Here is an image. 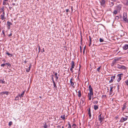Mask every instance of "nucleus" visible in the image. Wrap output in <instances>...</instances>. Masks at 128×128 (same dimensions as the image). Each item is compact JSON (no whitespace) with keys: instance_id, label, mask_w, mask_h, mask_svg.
I'll use <instances>...</instances> for the list:
<instances>
[{"instance_id":"nucleus-1","label":"nucleus","mask_w":128,"mask_h":128,"mask_svg":"<svg viewBox=\"0 0 128 128\" xmlns=\"http://www.w3.org/2000/svg\"><path fill=\"white\" fill-rule=\"evenodd\" d=\"M70 64L71 65V67L70 68V70L71 71V72L72 73L74 72L73 69L74 68V66L75 65V64L74 62L73 61L71 62Z\"/></svg>"},{"instance_id":"nucleus-2","label":"nucleus","mask_w":128,"mask_h":128,"mask_svg":"<svg viewBox=\"0 0 128 128\" xmlns=\"http://www.w3.org/2000/svg\"><path fill=\"white\" fill-rule=\"evenodd\" d=\"M107 0H100V2L101 6L104 7L106 6V3Z\"/></svg>"},{"instance_id":"nucleus-3","label":"nucleus","mask_w":128,"mask_h":128,"mask_svg":"<svg viewBox=\"0 0 128 128\" xmlns=\"http://www.w3.org/2000/svg\"><path fill=\"white\" fill-rule=\"evenodd\" d=\"M102 114L101 113L98 116V120L100 121V123L102 124V122L104 119V118L103 116H102Z\"/></svg>"},{"instance_id":"nucleus-4","label":"nucleus","mask_w":128,"mask_h":128,"mask_svg":"<svg viewBox=\"0 0 128 128\" xmlns=\"http://www.w3.org/2000/svg\"><path fill=\"white\" fill-rule=\"evenodd\" d=\"M123 18L124 21L128 23V20L127 18V16L126 14L125 13L123 14Z\"/></svg>"},{"instance_id":"nucleus-5","label":"nucleus","mask_w":128,"mask_h":128,"mask_svg":"<svg viewBox=\"0 0 128 128\" xmlns=\"http://www.w3.org/2000/svg\"><path fill=\"white\" fill-rule=\"evenodd\" d=\"M120 58H116L113 60L112 62L115 64L117 63V62L120 59Z\"/></svg>"},{"instance_id":"nucleus-6","label":"nucleus","mask_w":128,"mask_h":128,"mask_svg":"<svg viewBox=\"0 0 128 128\" xmlns=\"http://www.w3.org/2000/svg\"><path fill=\"white\" fill-rule=\"evenodd\" d=\"M5 13H2V14L0 16V18L2 20H4L6 18V17L5 16Z\"/></svg>"},{"instance_id":"nucleus-7","label":"nucleus","mask_w":128,"mask_h":128,"mask_svg":"<svg viewBox=\"0 0 128 128\" xmlns=\"http://www.w3.org/2000/svg\"><path fill=\"white\" fill-rule=\"evenodd\" d=\"M117 68L120 69H122L124 70H125L126 69V67L123 66H121L119 64H118Z\"/></svg>"},{"instance_id":"nucleus-8","label":"nucleus","mask_w":128,"mask_h":128,"mask_svg":"<svg viewBox=\"0 0 128 128\" xmlns=\"http://www.w3.org/2000/svg\"><path fill=\"white\" fill-rule=\"evenodd\" d=\"M126 116V118L122 117L120 120V121L122 122H123L124 121L128 119L127 118H128V116Z\"/></svg>"},{"instance_id":"nucleus-9","label":"nucleus","mask_w":128,"mask_h":128,"mask_svg":"<svg viewBox=\"0 0 128 128\" xmlns=\"http://www.w3.org/2000/svg\"><path fill=\"white\" fill-rule=\"evenodd\" d=\"M121 75H123L122 74H118L117 75V76L118 77V78L117 79V81L118 82H119L120 80H121Z\"/></svg>"},{"instance_id":"nucleus-10","label":"nucleus","mask_w":128,"mask_h":128,"mask_svg":"<svg viewBox=\"0 0 128 128\" xmlns=\"http://www.w3.org/2000/svg\"><path fill=\"white\" fill-rule=\"evenodd\" d=\"M116 7V10L118 11H120L121 9L122 6L120 4H119Z\"/></svg>"},{"instance_id":"nucleus-11","label":"nucleus","mask_w":128,"mask_h":128,"mask_svg":"<svg viewBox=\"0 0 128 128\" xmlns=\"http://www.w3.org/2000/svg\"><path fill=\"white\" fill-rule=\"evenodd\" d=\"M87 110L88 112V114L89 115V117L90 118L91 117V114L90 112V108H89L87 109Z\"/></svg>"},{"instance_id":"nucleus-12","label":"nucleus","mask_w":128,"mask_h":128,"mask_svg":"<svg viewBox=\"0 0 128 128\" xmlns=\"http://www.w3.org/2000/svg\"><path fill=\"white\" fill-rule=\"evenodd\" d=\"M7 24L8 26V28L9 29L10 26L12 25V24L10 22L8 21L7 22Z\"/></svg>"},{"instance_id":"nucleus-13","label":"nucleus","mask_w":128,"mask_h":128,"mask_svg":"<svg viewBox=\"0 0 128 128\" xmlns=\"http://www.w3.org/2000/svg\"><path fill=\"white\" fill-rule=\"evenodd\" d=\"M124 50H126L128 49V44H125L123 47Z\"/></svg>"},{"instance_id":"nucleus-14","label":"nucleus","mask_w":128,"mask_h":128,"mask_svg":"<svg viewBox=\"0 0 128 128\" xmlns=\"http://www.w3.org/2000/svg\"><path fill=\"white\" fill-rule=\"evenodd\" d=\"M73 80H74L73 78H71L70 80V83L72 86H73L74 84V83L72 82Z\"/></svg>"},{"instance_id":"nucleus-15","label":"nucleus","mask_w":128,"mask_h":128,"mask_svg":"<svg viewBox=\"0 0 128 128\" xmlns=\"http://www.w3.org/2000/svg\"><path fill=\"white\" fill-rule=\"evenodd\" d=\"M0 94H6V95H8V92L7 91H5V92H2L0 93Z\"/></svg>"},{"instance_id":"nucleus-16","label":"nucleus","mask_w":128,"mask_h":128,"mask_svg":"<svg viewBox=\"0 0 128 128\" xmlns=\"http://www.w3.org/2000/svg\"><path fill=\"white\" fill-rule=\"evenodd\" d=\"M126 102L124 103L123 105V107L122 108V111L124 110L126 108Z\"/></svg>"},{"instance_id":"nucleus-17","label":"nucleus","mask_w":128,"mask_h":128,"mask_svg":"<svg viewBox=\"0 0 128 128\" xmlns=\"http://www.w3.org/2000/svg\"><path fill=\"white\" fill-rule=\"evenodd\" d=\"M88 88L90 92H93L92 88L91 85H90L89 86Z\"/></svg>"},{"instance_id":"nucleus-18","label":"nucleus","mask_w":128,"mask_h":128,"mask_svg":"<svg viewBox=\"0 0 128 128\" xmlns=\"http://www.w3.org/2000/svg\"><path fill=\"white\" fill-rule=\"evenodd\" d=\"M98 105H94V109L95 110H97L98 108Z\"/></svg>"},{"instance_id":"nucleus-19","label":"nucleus","mask_w":128,"mask_h":128,"mask_svg":"<svg viewBox=\"0 0 128 128\" xmlns=\"http://www.w3.org/2000/svg\"><path fill=\"white\" fill-rule=\"evenodd\" d=\"M20 98V96L18 95L15 97V100H19Z\"/></svg>"},{"instance_id":"nucleus-20","label":"nucleus","mask_w":128,"mask_h":128,"mask_svg":"<svg viewBox=\"0 0 128 128\" xmlns=\"http://www.w3.org/2000/svg\"><path fill=\"white\" fill-rule=\"evenodd\" d=\"M25 92V91H24L22 93V94H21L20 95V94L19 95L20 96V99H21L22 97H23V96L24 95V92Z\"/></svg>"},{"instance_id":"nucleus-21","label":"nucleus","mask_w":128,"mask_h":128,"mask_svg":"<svg viewBox=\"0 0 128 128\" xmlns=\"http://www.w3.org/2000/svg\"><path fill=\"white\" fill-rule=\"evenodd\" d=\"M109 5L110 7H112L114 4V3L113 2H111L109 1Z\"/></svg>"},{"instance_id":"nucleus-22","label":"nucleus","mask_w":128,"mask_h":128,"mask_svg":"<svg viewBox=\"0 0 128 128\" xmlns=\"http://www.w3.org/2000/svg\"><path fill=\"white\" fill-rule=\"evenodd\" d=\"M58 74L57 72L55 73V77H56V80H57L58 78Z\"/></svg>"},{"instance_id":"nucleus-23","label":"nucleus","mask_w":128,"mask_h":128,"mask_svg":"<svg viewBox=\"0 0 128 128\" xmlns=\"http://www.w3.org/2000/svg\"><path fill=\"white\" fill-rule=\"evenodd\" d=\"M93 95V92H90L89 93H88V96H91Z\"/></svg>"},{"instance_id":"nucleus-24","label":"nucleus","mask_w":128,"mask_h":128,"mask_svg":"<svg viewBox=\"0 0 128 128\" xmlns=\"http://www.w3.org/2000/svg\"><path fill=\"white\" fill-rule=\"evenodd\" d=\"M0 10L1 12H2V13H4V7L3 6L2 8L0 9Z\"/></svg>"},{"instance_id":"nucleus-25","label":"nucleus","mask_w":128,"mask_h":128,"mask_svg":"<svg viewBox=\"0 0 128 128\" xmlns=\"http://www.w3.org/2000/svg\"><path fill=\"white\" fill-rule=\"evenodd\" d=\"M113 88V86L110 87V95L112 94V90Z\"/></svg>"},{"instance_id":"nucleus-26","label":"nucleus","mask_w":128,"mask_h":128,"mask_svg":"<svg viewBox=\"0 0 128 128\" xmlns=\"http://www.w3.org/2000/svg\"><path fill=\"white\" fill-rule=\"evenodd\" d=\"M78 96L79 97H80L81 96V91L80 90H79L78 92Z\"/></svg>"},{"instance_id":"nucleus-27","label":"nucleus","mask_w":128,"mask_h":128,"mask_svg":"<svg viewBox=\"0 0 128 128\" xmlns=\"http://www.w3.org/2000/svg\"><path fill=\"white\" fill-rule=\"evenodd\" d=\"M6 54L9 56L10 57H12V54L8 53V52H6Z\"/></svg>"},{"instance_id":"nucleus-28","label":"nucleus","mask_w":128,"mask_h":128,"mask_svg":"<svg viewBox=\"0 0 128 128\" xmlns=\"http://www.w3.org/2000/svg\"><path fill=\"white\" fill-rule=\"evenodd\" d=\"M65 115L64 114L63 115H62L61 116V118H62L63 120H64L65 119Z\"/></svg>"},{"instance_id":"nucleus-29","label":"nucleus","mask_w":128,"mask_h":128,"mask_svg":"<svg viewBox=\"0 0 128 128\" xmlns=\"http://www.w3.org/2000/svg\"><path fill=\"white\" fill-rule=\"evenodd\" d=\"M30 66L28 68L26 69V71L27 72H29L30 70Z\"/></svg>"},{"instance_id":"nucleus-30","label":"nucleus","mask_w":128,"mask_h":128,"mask_svg":"<svg viewBox=\"0 0 128 128\" xmlns=\"http://www.w3.org/2000/svg\"><path fill=\"white\" fill-rule=\"evenodd\" d=\"M101 68V66H100L97 69V71L98 72H100V68Z\"/></svg>"},{"instance_id":"nucleus-31","label":"nucleus","mask_w":128,"mask_h":128,"mask_svg":"<svg viewBox=\"0 0 128 128\" xmlns=\"http://www.w3.org/2000/svg\"><path fill=\"white\" fill-rule=\"evenodd\" d=\"M113 14H116L117 13V10H115L113 12Z\"/></svg>"},{"instance_id":"nucleus-32","label":"nucleus","mask_w":128,"mask_h":128,"mask_svg":"<svg viewBox=\"0 0 128 128\" xmlns=\"http://www.w3.org/2000/svg\"><path fill=\"white\" fill-rule=\"evenodd\" d=\"M48 126L46 124V123H45V124L44 125L43 127L44 128H48Z\"/></svg>"},{"instance_id":"nucleus-33","label":"nucleus","mask_w":128,"mask_h":128,"mask_svg":"<svg viewBox=\"0 0 128 128\" xmlns=\"http://www.w3.org/2000/svg\"><path fill=\"white\" fill-rule=\"evenodd\" d=\"M5 65H7L8 66L10 67L11 66L10 64L9 63H6Z\"/></svg>"},{"instance_id":"nucleus-34","label":"nucleus","mask_w":128,"mask_h":128,"mask_svg":"<svg viewBox=\"0 0 128 128\" xmlns=\"http://www.w3.org/2000/svg\"><path fill=\"white\" fill-rule=\"evenodd\" d=\"M124 4L125 5H128V1L126 0L124 2Z\"/></svg>"},{"instance_id":"nucleus-35","label":"nucleus","mask_w":128,"mask_h":128,"mask_svg":"<svg viewBox=\"0 0 128 128\" xmlns=\"http://www.w3.org/2000/svg\"><path fill=\"white\" fill-rule=\"evenodd\" d=\"M53 84L54 85V87L55 88H57V87L56 85V84H55V82H53Z\"/></svg>"},{"instance_id":"nucleus-36","label":"nucleus","mask_w":128,"mask_h":128,"mask_svg":"<svg viewBox=\"0 0 128 128\" xmlns=\"http://www.w3.org/2000/svg\"><path fill=\"white\" fill-rule=\"evenodd\" d=\"M72 126L74 128H76V125L75 124H74Z\"/></svg>"},{"instance_id":"nucleus-37","label":"nucleus","mask_w":128,"mask_h":128,"mask_svg":"<svg viewBox=\"0 0 128 128\" xmlns=\"http://www.w3.org/2000/svg\"><path fill=\"white\" fill-rule=\"evenodd\" d=\"M12 122L11 121H10L9 122V123H8V125L10 126L11 125H12Z\"/></svg>"},{"instance_id":"nucleus-38","label":"nucleus","mask_w":128,"mask_h":128,"mask_svg":"<svg viewBox=\"0 0 128 128\" xmlns=\"http://www.w3.org/2000/svg\"><path fill=\"white\" fill-rule=\"evenodd\" d=\"M0 82L2 83V84H4L5 82V81H4V79H3L2 80H0Z\"/></svg>"},{"instance_id":"nucleus-39","label":"nucleus","mask_w":128,"mask_h":128,"mask_svg":"<svg viewBox=\"0 0 128 128\" xmlns=\"http://www.w3.org/2000/svg\"><path fill=\"white\" fill-rule=\"evenodd\" d=\"M80 67H79V69L78 71V76H79L80 74V73L81 72H80Z\"/></svg>"},{"instance_id":"nucleus-40","label":"nucleus","mask_w":128,"mask_h":128,"mask_svg":"<svg viewBox=\"0 0 128 128\" xmlns=\"http://www.w3.org/2000/svg\"><path fill=\"white\" fill-rule=\"evenodd\" d=\"M68 124L69 126L68 128H71V126L69 122H68Z\"/></svg>"},{"instance_id":"nucleus-41","label":"nucleus","mask_w":128,"mask_h":128,"mask_svg":"<svg viewBox=\"0 0 128 128\" xmlns=\"http://www.w3.org/2000/svg\"><path fill=\"white\" fill-rule=\"evenodd\" d=\"M86 46H85L84 47V49H83V53L84 54V52H85V48H86Z\"/></svg>"},{"instance_id":"nucleus-42","label":"nucleus","mask_w":128,"mask_h":128,"mask_svg":"<svg viewBox=\"0 0 128 128\" xmlns=\"http://www.w3.org/2000/svg\"><path fill=\"white\" fill-rule=\"evenodd\" d=\"M100 42H102L104 41V40L101 38H100Z\"/></svg>"},{"instance_id":"nucleus-43","label":"nucleus","mask_w":128,"mask_h":128,"mask_svg":"<svg viewBox=\"0 0 128 128\" xmlns=\"http://www.w3.org/2000/svg\"><path fill=\"white\" fill-rule=\"evenodd\" d=\"M4 30H2V33L3 34L4 36H5V34L4 32Z\"/></svg>"},{"instance_id":"nucleus-44","label":"nucleus","mask_w":128,"mask_h":128,"mask_svg":"<svg viewBox=\"0 0 128 128\" xmlns=\"http://www.w3.org/2000/svg\"><path fill=\"white\" fill-rule=\"evenodd\" d=\"M125 82L126 84L128 86V79L127 80L125 81Z\"/></svg>"},{"instance_id":"nucleus-45","label":"nucleus","mask_w":128,"mask_h":128,"mask_svg":"<svg viewBox=\"0 0 128 128\" xmlns=\"http://www.w3.org/2000/svg\"><path fill=\"white\" fill-rule=\"evenodd\" d=\"M98 103V101H95L93 102V103L94 104H97Z\"/></svg>"},{"instance_id":"nucleus-46","label":"nucleus","mask_w":128,"mask_h":128,"mask_svg":"<svg viewBox=\"0 0 128 128\" xmlns=\"http://www.w3.org/2000/svg\"><path fill=\"white\" fill-rule=\"evenodd\" d=\"M113 81H114V80H112V78L110 80V81H109V82H110V83H112V82H113Z\"/></svg>"},{"instance_id":"nucleus-47","label":"nucleus","mask_w":128,"mask_h":128,"mask_svg":"<svg viewBox=\"0 0 128 128\" xmlns=\"http://www.w3.org/2000/svg\"><path fill=\"white\" fill-rule=\"evenodd\" d=\"M89 38L90 42H92V39L90 36H89Z\"/></svg>"},{"instance_id":"nucleus-48","label":"nucleus","mask_w":128,"mask_h":128,"mask_svg":"<svg viewBox=\"0 0 128 128\" xmlns=\"http://www.w3.org/2000/svg\"><path fill=\"white\" fill-rule=\"evenodd\" d=\"M4 0L3 2V4L4 5H6V3Z\"/></svg>"},{"instance_id":"nucleus-49","label":"nucleus","mask_w":128,"mask_h":128,"mask_svg":"<svg viewBox=\"0 0 128 128\" xmlns=\"http://www.w3.org/2000/svg\"><path fill=\"white\" fill-rule=\"evenodd\" d=\"M5 64H2L1 65V66H3V67H4V66L5 65Z\"/></svg>"},{"instance_id":"nucleus-50","label":"nucleus","mask_w":128,"mask_h":128,"mask_svg":"<svg viewBox=\"0 0 128 128\" xmlns=\"http://www.w3.org/2000/svg\"><path fill=\"white\" fill-rule=\"evenodd\" d=\"M12 5L13 6H16L18 4H16L15 3H12Z\"/></svg>"},{"instance_id":"nucleus-51","label":"nucleus","mask_w":128,"mask_h":128,"mask_svg":"<svg viewBox=\"0 0 128 128\" xmlns=\"http://www.w3.org/2000/svg\"><path fill=\"white\" fill-rule=\"evenodd\" d=\"M106 95H103L102 96V97L106 98Z\"/></svg>"},{"instance_id":"nucleus-52","label":"nucleus","mask_w":128,"mask_h":128,"mask_svg":"<svg viewBox=\"0 0 128 128\" xmlns=\"http://www.w3.org/2000/svg\"><path fill=\"white\" fill-rule=\"evenodd\" d=\"M115 18L117 20H118L119 18V17L118 16H116Z\"/></svg>"},{"instance_id":"nucleus-53","label":"nucleus","mask_w":128,"mask_h":128,"mask_svg":"<svg viewBox=\"0 0 128 128\" xmlns=\"http://www.w3.org/2000/svg\"><path fill=\"white\" fill-rule=\"evenodd\" d=\"M115 64L113 63V62H112V63L111 64V66H114V65Z\"/></svg>"},{"instance_id":"nucleus-54","label":"nucleus","mask_w":128,"mask_h":128,"mask_svg":"<svg viewBox=\"0 0 128 128\" xmlns=\"http://www.w3.org/2000/svg\"><path fill=\"white\" fill-rule=\"evenodd\" d=\"M80 52L81 53H82V50L81 47V46H80Z\"/></svg>"},{"instance_id":"nucleus-55","label":"nucleus","mask_w":128,"mask_h":128,"mask_svg":"<svg viewBox=\"0 0 128 128\" xmlns=\"http://www.w3.org/2000/svg\"><path fill=\"white\" fill-rule=\"evenodd\" d=\"M115 78V76H111V78H112L113 79H114Z\"/></svg>"},{"instance_id":"nucleus-56","label":"nucleus","mask_w":128,"mask_h":128,"mask_svg":"<svg viewBox=\"0 0 128 128\" xmlns=\"http://www.w3.org/2000/svg\"><path fill=\"white\" fill-rule=\"evenodd\" d=\"M52 82H55L54 81V78L53 77H52Z\"/></svg>"},{"instance_id":"nucleus-57","label":"nucleus","mask_w":128,"mask_h":128,"mask_svg":"<svg viewBox=\"0 0 128 128\" xmlns=\"http://www.w3.org/2000/svg\"><path fill=\"white\" fill-rule=\"evenodd\" d=\"M69 10L68 9H66V12H67L69 11Z\"/></svg>"},{"instance_id":"nucleus-58","label":"nucleus","mask_w":128,"mask_h":128,"mask_svg":"<svg viewBox=\"0 0 128 128\" xmlns=\"http://www.w3.org/2000/svg\"><path fill=\"white\" fill-rule=\"evenodd\" d=\"M91 44H92V42H89V45L88 46H90V45Z\"/></svg>"},{"instance_id":"nucleus-59","label":"nucleus","mask_w":128,"mask_h":128,"mask_svg":"<svg viewBox=\"0 0 128 128\" xmlns=\"http://www.w3.org/2000/svg\"><path fill=\"white\" fill-rule=\"evenodd\" d=\"M89 96V99L90 100L91 99V96Z\"/></svg>"},{"instance_id":"nucleus-60","label":"nucleus","mask_w":128,"mask_h":128,"mask_svg":"<svg viewBox=\"0 0 128 128\" xmlns=\"http://www.w3.org/2000/svg\"><path fill=\"white\" fill-rule=\"evenodd\" d=\"M12 35V33H11L10 34L8 35V36H11Z\"/></svg>"},{"instance_id":"nucleus-61","label":"nucleus","mask_w":128,"mask_h":128,"mask_svg":"<svg viewBox=\"0 0 128 128\" xmlns=\"http://www.w3.org/2000/svg\"><path fill=\"white\" fill-rule=\"evenodd\" d=\"M58 128H61V126H60L58 125L57 126Z\"/></svg>"},{"instance_id":"nucleus-62","label":"nucleus","mask_w":128,"mask_h":128,"mask_svg":"<svg viewBox=\"0 0 128 128\" xmlns=\"http://www.w3.org/2000/svg\"><path fill=\"white\" fill-rule=\"evenodd\" d=\"M2 60L4 62H6V60L5 59H4L3 60Z\"/></svg>"},{"instance_id":"nucleus-63","label":"nucleus","mask_w":128,"mask_h":128,"mask_svg":"<svg viewBox=\"0 0 128 128\" xmlns=\"http://www.w3.org/2000/svg\"><path fill=\"white\" fill-rule=\"evenodd\" d=\"M12 7H9V8L10 10H11L12 9Z\"/></svg>"},{"instance_id":"nucleus-64","label":"nucleus","mask_w":128,"mask_h":128,"mask_svg":"<svg viewBox=\"0 0 128 128\" xmlns=\"http://www.w3.org/2000/svg\"><path fill=\"white\" fill-rule=\"evenodd\" d=\"M72 8H73V7L72 6L71 7V9H72V10H73Z\"/></svg>"}]
</instances>
